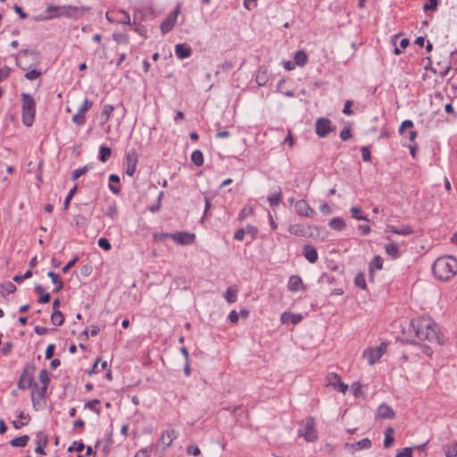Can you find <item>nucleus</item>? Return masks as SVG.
I'll list each match as a JSON object with an SVG mask.
<instances>
[{"mask_svg": "<svg viewBox=\"0 0 457 457\" xmlns=\"http://www.w3.org/2000/svg\"><path fill=\"white\" fill-rule=\"evenodd\" d=\"M340 137L342 140L344 141H346L348 140L349 138L352 137V132H351V129L350 128H344L341 131H340Z\"/></svg>", "mask_w": 457, "mask_h": 457, "instance_id": "603ef678", "label": "nucleus"}, {"mask_svg": "<svg viewBox=\"0 0 457 457\" xmlns=\"http://www.w3.org/2000/svg\"><path fill=\"white\" fill-rule=\"evenodd\" d=\"M16 290V287L12 282H5L1 285V294L4 295L5 294H12Z\"/></svg>", "mask_w": 457, "mask_h": 457, "instance_id": "f704fd0d", "label": "nucleus"}, {"mask_svg": "<svg viewBox=\"0 0 457 457\" xmlns=\"http://www.w3.org/2000/svg\"><path fill=\"white\" fill-rule=\"evenodd\" d=\"M177 20L176 14L169 15L161 24V30L163 34L170 31L174 27Z\"/></svg>", "mask_w": 457, "mask_h": 457, "instance_id": "6ab92c4d", "label": "nucleus"}, {"mask_svg": "<svg viewBox=\"0 0 457 457\" xmlns=\"http://www.w3.org/2000/svg\"><path fill=\"white\" fill-rule=\"evenodd\" d=\"M361 152L364 162H370L371 160L370 151L367 146L361 147Z\"/></svg>", "mask_w": 457, "mask_h": 457, "instance_id": "5fc2aeb1", "label": "nucleus"}, {"mask_svg": "<svg viewBox=\"0 0 457 457\" xmlns=\"http://www.w3.org/2000/svg\"><path fill=\"white\" fill-rule=\"evenodd\" d=\"M354 283L357 287L365 289L366 288V281L365 278L362 274H358L354 278Z\"/></svg>", "mask_w": 457, "mask_h": 457, "instance_id": "a18cd8bd", "label": "nucleus"}, {"mask_svg": "<svg viewBox=\"0 0 457 457\" xmlns=\"http://www.w3.org/2000/svg\"><path fill=\"white\" fill-rule=\"evenodd\" d=\"M35 372V366L32 364H26L23 372L18 381L19 389L25 390L31 386Z\"/></svg>", "mask_w": 457, "mask_h": 457, "instance_id": "423d86ee", "label": "nucleus"}, {"mask_svg": "<svg viewBox=\"0 0 457 457\" xmlns=\"http://www.w3.org/2000/svg\"><path fill=\"white\" fill-rule=\"evenodd\" d=\"M412 127H413V122L410 120H406L402 123L399 131H400V133H403L405 129H410Z\"/></svg>", "mask_w": 457, "mask_h": 457, "instance_id": "680f3d73", "label": "nucleus"}, {"mask_svg": "<svg viewBox=\"0 0 457 457\" xmlns=\"http://www.w3.org/2000/svg\"><path fill=\"white\" fill-rule=\"evenodd\" d=\"M352 101L347 100L344 105L343 112L346 115H351L353 113V111L351 109L352 106Z\"/></svg>", "mask_w": 457, "mask_h": 457, "instance_id": "052dcab7", "label": "nucleus"}, {"mask_svg": "<svg viewBox=\"0 0 457 457\" xmlns=\"http://www.w3.org/2000/svg\"><path fill=\"white\" fill-rule=\"evenodd\" d=\"M175 54L178 58L185 59L191 55L192 51L189 47L186 46L184 44H178L175 47Z\"/></svg>", "mask_w": 457, "mask_h": 457, "instance_id": "412c9836", "label": "nucleus"}, {"mask_svg": "<svg viewBox=\"0 0 457 457\" xmlns=\"http://www.w3.org/2000/svg\"><path fill=\"white\" fill-rule=\"evenodd\" d=\"M85 8L83 6H48L46 11L50 13L51 18L53 17H69V18H79L81 16Z\"/></svg>", "mask_w": 457, "mask_h": 457, "instance_id": "20e7f679", "label": "nucleus"}, {"mask_svg": "<svg viewBox=\"0 0 457 457\" xmlns=\"http://www.w3.org/2000/svg\"><path fill=\"white\" fill-rule=\"evenodd\" d=\"M395 431H394V428L389 427L386 428V432H385V439H384V446L386 448H389L392 444L394 443V435Z\"/></svg>", "mask_w": 457, "mask_h": 457, "instance_id": "bb28decb", "label": "nucleus"}, {"mask_svg": "<svg viewBox=\"0 0 457 457\" xmlns=\"http://www.w3.org/2000/svg\"><path fill=\"white\" fill-rule=\"evenodd\" d=\"M371 447V441L369 438H364L357 443L349 444L346 443L345 445V448H350L353 451H358L361 449H370Z\"/></svg>", "mask_w": 457, "mask_h": 457, "instance_id": "dca6fc26", "label": "nucleus"}, {"mask_svg": "<svg viewBox=\"0 0 457 457\" xmlns=\"http://www.w3.org/2000/svg\"><path fill=\"white\" fill-rule=\"evenodd\" d=\"M298 436H303L307 442H315L318 439L313 417H308L302 421L301 428L298 429Z\"/></svg>", "mask_w": 457, "mask_h": 457, "instance_id": "39448f33", "label": "nucleus"}, {"mask_svg": "<svg viewBox=\"0 0 457 457\" xmlns=\"http://www.w3.org/2000/svg\"><path fill=\"white\" fill-rule=\"evenodd\" d=\"M39 380L42 383V385L48 386L50 382V378L48 371L46 370H42L39 372Z\"/></svg>", "mask_w": 457, "mask_h": 457, "instance_id": "37998d69", "label": "nucleus"}, {"mask_svg": "<svg viewBox=\"0 0 457 457\" xmlns=\"http://www.w3.org/2000/svg\"><path fill=\"white\" fill-rule=\"evenodd\" d=\"M446 457H457V443H452L445 447Z\"/></svg>", "mask_w": 457, "mask_h": 457, "instance_id": "473e14b6", "label": "nucleus"}, {"mask_svg": "<svg viewBox=\"0 0 457 457\" xmlns=\"http://www.w3.org/2000/svg\"><path fill=\"white\" fill-rule=\"evenodd\" d=\"M330 376L335 378L336 381H337V388L342 392L343 394H345V392L348 389V386L341 381L340 377L336 373H330Z\"/></svg>", "mask_w": 457, "mask_h": 457, "instance_id": "e433bc0d", "label": "nucleus"}, {"mask_svg": "<svg viewBox=\"0 0 457 457\" xmlns=\"http://www.w3.org/2000/svg\"><path fill=\"white\" fill-rule=\"evenodd\" d=\"M98 245L101 248H103L104 250H105V251H109L111 249V247H112L111 243L109 242V240L104 238V237H101L98 240Z\"/></svg>", "mask_w": 457, "mask_h": 457, "instance_id": "8fccbe9b", "label": "nucleus"}, {"mask_svg": "<svg viewBox=\"0 0 457 457\" xmlns=\"http://www.w3.org/2000/svg\"><path fill=\"white\" fill-rule=\"evenodd\" d=\"M437 6V0H428V2L424 4L423 9L425 11L434 10Z\"/></svg>", "mask_w": 457, "mask_h": 457, "instance_id": "6e6d98bb", "label": "nucleus"}, {"mask_svg": "<svg viewBox=\"0 0 457 457\" xmlns=\"http://www.w3.org/2000/svg\"><path fill=\"white\" fill-rule=\"evenodd\" d=\"M84 444L82 442L75 441L72 445L68 448L69 452H81L84 449Z\"/></svg>", "mask_w": 457, "mask_h": 457, "instance_id": "49530a36", "label": "nucleus"}, {"mask_svg": "<svg viewBox=\"0 0 457 457\" xmlns=\"http://www.w3.org/2000/svg\"><path fill=\"white\" fill-rule=\"evenodd\" d=\"M281 190L279 189L276 194H273L268 197V201L270 206H278L281 201Z\"/></svg>", "mask_w": 457, "mask_h": 457, "instance_id": "c9c22d12", "label": "nucleus"}, {"mask_svg": "<svg viewBox=\"0 0 457 457\" xmlns=\"http://www.w3.org/2000/svg\"><path fill=\"white\" fill-rule=\"evenodd\" d=\"M177 436L178 433L174 429L166 430L162 433L160 443H162L164 445V449H166L172 444Z\"/></svg>", "mask_w": 457, "mask_h": 457, "instance_id": "2eb2a0df", "label": "nucleus"}, {"mask_svg": "<svg viewBox=\"0 0 457 457\" xmlns=\"http://www.w3.org/2000/svg\"><path fill=\"white\" fill-rule=\"evenodd\" d=\"M383 259L379 255H376L370 263V273L372 274L373 269L381 270L383 268Z\"/></svg>", "mask_w": 457, "mask_h": 457, "instance_id": "cd10ccee", "label": "nucleus"}, {"mask_svg": "<svg viewBox=\"0 0 457 457\" xmlns=\"http://www.w3.org/2000/svg\"><path fill=\"white\" fill-rule=\"evenodd\" d=\"M295 62L299 66H303L307 62V54L303 51H298L295 54Z\"/></svg>", "mask_w": 457, "mask_h": 457, "instance_id": "72a5a7b5", "label": "nucleus"}, {"mask_svg": "<svg viewBox=\"0 0 457 457\" xmlns=\"http://www.w3.org/2000/svg\"><path fill=\"white\" fill-rule=\"evenodd\" d=\"M303 255L311 263H315L318 260V253L314 246L307 245L303 247Z\"/></svg>", "mask_w": 457, "mask_h": 457, "instance_id": "a211bd4d", "label": "nucleus"}, {"mask_svg": "<svg viewBox=\"0 0 457 457\" xmlns=\"http://www.w3.org/2000/svg\"><path fill=\"white\" fill-rule=\"evenodd\" d=\"M350 212L352 213L353 218H354L355 220L369 221V219H368L367 216L360 214V212H361V209L360 208H358L356 206H353V207L351 208Z\"/></svg>", "mask_w": 457, "mask_h": 457, "instance_id": "4c0bfd02", "label": "nucleus"}, {"mask_svg": "<svg viewBox=\"0 0 457 457\" xmlns=\"http://www.w3.org/2000/svg\"><path fill=\"white\" fill-rule=\"evenodd\" d=\"M28 55L32 56L33 59H37L38 57V53L37 51H29L28 49H23L20 51L17 57V65L23 70L27 69L25 66H23V59Z\"/></svg>", "mask_w": 457, "mask_h": 457, "instance_id": "f3484780", "label": "nucleus"}, {"mask_svg": "<svg viewBox=\"0 0 457 457\" xmlns=\"http://www.w3.org/2000/svg\"><path fill=\"white\" fill-rule=\"evenodd\" d=\"M29 439V436L27 435H24L21 436L15 437L10 442V444L13 447H24L27 445Z\"/></svg>", "mask_w": 457, "mask_h": 457, "instance_id": "a878e982", "label": "nucleus"}, {"mask_svg": "<svg viewBox=\"0 0 457 457\" xmlns=\"http://www.w3.org/2000/svg\"><path fill=\"white\" fill-rule=\"evenodd\" d=\"M191 161L196 165V166H202L204 163V155L201 151L195 150L191 154Z\"/></svg>", "mask_w": 457, "mask_h": 457, "instance_id": "c756f323", "label": "nucleus"}, {"mask_svg": "<svg viewBox=\"0 0 457 457\" xmlns=\"http://www.w3.org/2000/svg\"><path fill=\"white\" fill-rule=\"evenodd\" d=\"M386 345L382 343L377 347L365 350L363 352V358L367 360L370 365H373L382 357V355L386 353Z\"/></svg>", "mask_w": 457, "mask_h": 457, "instance_id": "0eeeda50", "label": "nucleus"}, {"mask_svg": "<svg viewBox=\"0 0 457 457\" xmlns=\"http://www.w3.org/2000/svg\"><path fill=\"white\" fill-rule=\"evenodd\" d=\"M287 287L292 292L299 291L303 287L302 278L299 276L292 275L289 278Z\"/></svg>", "mask_w": 457, "mask_h": 457, "instance_id": "aec40b11", "label": "nucleus"}, {"mask_svg": "<svg viewBox=\"0 0 457 457\" xmlns=\"http://www.w3.org/2000/svg\"><path fill=\"white\" fill-rule=\"evenodd\" d=\"M395 457H412V450H411V448H408V447L404 448Z\"/></svg>", "mask_w": 457, "mask_h": 457, "instance_id": "13d9d810", "label": "nucleus"}, {"mask_svg": "<svg viewBox=\"0 0 457 457\" xmlns=\"http://www.w3.org/2000/svg\"><path fill=\"white\" fill-rule=\"evenodd\" d=\"M135 457H149V451L141 449L136 453Z\"/></svg>", "mask_w": 457, "mask_h": 457, "instance_id": "774afa93", "label": "nucleus"}, {"mask_svg": "<svg viewBox=\"0 0 457 457\" xmlns=\"http://www.w3.org/2000/svg\"><path fill=\"white\" fill-rule=\"evenodd\" d=\"M126 162H127L126 173L131 177L136 172V167H137V155L135 151H131V152L128 153V154L126 156Z\"/></svg>", "mask_w": 457, "mask_h": 457, "instance_id": "9b49d317", "label": "nucleus"}, {"mask_svg": "<svg viewBox=\"0 0 457 457\" xmlns=\"http://www.w3.org/2000/svg\"><path fill=\"white\" fill-rule=\"evenodd\" d=\"M329 227L335 230L342 231L345 228V222L342 218L337 217L332 219L329 223Z\"/></svg>", "mask_w": 457, "mask_h": 457, "instance_id": "b1692460", "label": "nucleus"}, {"mask_svg": "<svg viewBox=\"0 0 457 457\" xmlns=\"http://www.w3.org/2000/svg\"><path fill=\"white\" fill-rule=\"evenodd\" d=\"M78 189L77 186H74L70 192L68 193L67 196L65 197L64 204H63V209L67 210L69 208L70 202L73 195L76 194Z\"/></svg>", "mask_w": 457, "mask_h": 457, "instance_id": "58836bf2", "label": "nucleus"}, {"mask_svg": "<svg viewBox=\"0 0 457 457\" xmlns=\"http://www.w3.org/2000/svg\"><path fill=\"white\" fill-rule=\"evenodd\" d=\"M245 235V228H240V229L236 231V233L234 235V238L237 239V240H243Z\"/></svg>", "mask_w": 457, "mask_h": 457, "instance_id": "338daca9", "label": "nucleus"}, {"mask_svg": "<svg viewBox=\"0 0 457 457\" xmlns=\"http://www.w3.org/2000/svg\"><path fill=\"white\" fill-rule=\"evenodd\" d=\"M225 299L228 303H235L237 299V290L232 287H228L225 293Z\"/></svg>", "mask_w": 457, "mask_h": 457, "instance_id": "c85d7f7f", "label": "nucleus"}, {"mask_svg": "<svg viewBox=\"0 0 457 457\" xmlns=\"http://www.w3.org/2000/svg\"><path fill=\"white\" fill-rule=\"evenodd\" d=\"M187 453L194 456H198L201 453V451L198 446L195 445H190L187 448Z\"/></svg>", "mask_w": 457, "mask_h": 457, "instance_id": "864d4df0", "label": "nucleus"}, {"mask_svg": "<svg viewBox=\"0 0 457 457\" xmlns=\"http://www.w3.org/2000/svg\"><path fill=\"white\" fill-rule=\"evenodd\" d=\"M256 82L259 86H264L267 83V76L265 71H259L256 76Z\"/></svg>", "mask_w": 457, "mask_h": 457, "instance_id": "de8ad7c7", "label": "nucleus"}, {"mask_svg": "<svg viewBox=\"0 0 457 457\" xmlns=\"http://www.w3.org/2000/svg\"><path fill=\"white\" fill-rule=\"evenodd\" d=\"M386 233L390 232L396 235L408 236L412 234L413 230L411 226L404 225L402 228H397L393 225H387L385 230Z\"/></svg>", "mask_w": 457, "mask_h": 457, "instance_id": "4468645a", "label": "nucleus"}, {"mask_svg": "<svg viewBox=\"0 0 457 457\" xmlns=\"http://www.w3.org/2000/svg\"><path fill=\"white\" fill-rule=\"evenodd\" d=\"M162 237H170L176 243L180 244L182 245H189L193 243L195 239V235L188 232H179L174 234H163Z\"/></svg>", "mask_w": 457, "mask_h": 457, "instance_id": "6e6552de", "label": "nucleus"}, {"mask_svg": "<svg viewBox=\"0 0 457 457\" xmlns=\"http://www.w3.org/2000/svg\"><path fill=\"white\" fill-rule=\"evenodd\" d=\"M87 171V166H84L82 168L74 170L71 174V179L72 180L78 179L80 176L84 175Z\"/></svg>", "mask_w": 457, "mask_h": 457, "instance_id": "c03bdc74", "label": "nucleus"}, {"mask_svg": "<svg viewBox=\"0 0 457 457\" xmlns=\"http://www.w3.org/2000/svg\"><path fill=\"white\" fill-rule=\"evenodd\" d=\"M72 121L76 125L81 126V125H83L85 123L86 117H85V115L83 113L78 112V113L73 115Z\"/></svg>", "mask_w": 457, "mask_h": 457, "instance_id": "79ce46f5", "label": "nucleus"}, {"mask_svg": "<svg viewBox=\"0 0 457 457\" xmlns=\"http://www.w3.org/2000/svg\"><path fill=\"white\" fill-rule=\"evenodd\" d=\"M310 229L311 227L300 224H293L288 227L289 233L298 237H311Z\"/></svg>", "mask_w": 457, "mask_h": 457, "instance_id": "f8f14e48", "label": "nucleus"}, {"mask_svg": "<svg viewBox=\"0 0 457 457\" xmlns=\"http://www.w3.org/2000/svg\"><path fill=\"white\" fill-rule=\"evenodd\" d=\"M47 276L51 278L53 284L55 285L53 292H59L63 287V282L60 279L59 275L54 271H48Z\"/></svg>", "mask_w": 457, "mask_h": 457, "instance_id": "5701e85b", "label": "nucleus"}, {"mask_svg": "<svg viewBox=\"0 0 457 457\" xmlns=\"http://www.w3.org/2000/svg\"><path fill=\"white\" fill-rule=\"evenodd\" d=\"M22 122L25 126L30 127L35 119L36 103L33 97L27 93L21 94Z\"/></svg>", "mask_w": 457, "mask_h": 457, "instance_id": "7ed1b4c3", "label": "nucleus"}, {"mask_svg": "<svg viewBox=\"0 0 457 457\" xmlns=\"http://www.w3.org/2000/svg\"><path fill=\"white\" fill-rule=\"evenodd\" d=\"M64 318L60 311H54L51 316V321L55 326H61L63 323Z\"/></svg>", "mask_w": 457, "mask_h": 457, "instance_id": "7c9ffc66", "label": "nucleus"}, {"mask_svg": "<svg viewBox=\"0 0 457 457\" xmlns=\"http://www.w3.org/2000/svg\"><path fill=\"white\" fill-rule=\"evenodd\" d=\"M395 415V411L387 404L382 403L377 411V417L381 420L393 419Z\"/></svg>", "mask_w": 457, "mask_h": 457, "instance_id": "ddd939ff", "label": "nucleus"}, {"mask_svg": "<svg viewBox=\"0 0 457 457\" xmlns=\"http://www.w3.org/2000/svg\"><path fill=\"white\" fill-rule=\"evenodd\" d=\"M78 261V257H75L74 259H72L71 261H70L63 268H62V272L63 273H66L70 270V269H71L74 264L77 262Z\"/></svg>", "mask_w": 457, "mask_h": 457, "instance_id": "e2e57ef3", "label": "nucleus"}, {"mask_svg": "<svg viewBox=\"0 0 457 457\" xmlns=\"http://www.w3.org/2000/svg\"><path fill=\"white\" fill-rule=\"evenodd\" d=\"M109 179L111 183L109 184V189L115 195L120 194V187L114 186L112 183L119 184L120 183V177L116 174H112L109 177Z\"/></svg>", "mask_w": 457, "mask_h": 457, "instance_id": "393cba45", "label": "nucleus"}, {"mask_svg": "<svg viewBox=\"0 0 457 457\" xmlns=\"http://www.w3.org/2000/svg\"><path fill=\"white\" fill-rule=\"evenodd\" d=\"M432 270L437 279L450 280L457 273V259L451 255L441 256L435 261Z\"/></svg>", "mask_w": 457, "mask_h": 457, "instance_id": "f03ea898", "label": "nucleus"}, {"mask_svg": "<svg viewBox=\"0 0 457 457\" xmlns=\"http://www.w3.org/2000/svg\"><path fill=\"white\" fill-rule=\"evenodd\" d=\"M100 403V400L94 399L91 401H88L85 403V408L90 409L94 411H96L97 414L100 413V410L96 408V405Z\"/></svg>", "mask_w": 457, "mask_h": 457, "instance_id": "ea45409f", "label": "nucleus"}, {"mask_svg": "<svg viewBox=\"0 0 457 457\" xmlns=\"http://www.w3.org/2000/svg\"><path fill=\"white\" fill-rule=\"evenodd\" d=\"M320 210L325 215H329L333 212L331 207L328 204H321Z\"/></svg>", "mask_w": 457, "mask_h": 457, "instance_id": "bf43d9fd", "label": "nucleus"}, {"mask_svg": "<svg viewBox=\"0 0 457 457\" xmlns=\"http://www.w3.org/2000/svg\"><path fill=\"white\" fill-rule=\"evenodd\" d=\"M54 345H53V344L49 345L46 350V358L51 359L54 355Z\"/></svg>", "mask_w": 457, "mask_h": 457, "instance_id": "69168bd1", "label": "nucleus"}, {"mask_svg": "<svg viewBox=\"0 0 457 457\" xmlns=\"http://www.w3.org/2000/svg\"><path fill=\"white\" fill-rule=\"evenodd\" d=\"M93 103L88 99H85L79 108V112L85 113L92 107Z\"/></svg>", "mask_w": 457, "mask_h": 457, "instance_id": "a19ab883", "label": "nucleus"}, {"mask_svg": "<svg viewBox=\"0 0 457 457\" xmlns=\"http://www.w3.org/2000/svg\"><path fill=\"white\" fill-rule=\"evenodd\" d=\"M385 251L388 255L392 256L394 259H396L400 256L399 247L397 244L395 242H390L389 244H387L385 246Z\"/></svg>", "mask_w": 457, "mask_h": 457, "instance_id": "4be33fe9", "label": "nucleus"}, {"mask_svg": "<svg viewBox=\"0 0 457 457\" xmlns=\"http://www.w3.org/2000/svg\"><path fill=\"white\" fill-rule=\"evenodd\" d=\"M112 154V151L109 147L105 145H102L99 150V159L102 162H105L108 161Z\"/></svg>", "mask_w": 457, "mask_h": 457, "instance_id": "2f4dec72", "label": "nucleus"}, {"mask_svg": "<svg viewBox=\"0 0 457 457\" xmlns=\"http://www.w3.org/2000/svg\"><path fill=\"white\" fill-rule=\"evenodd\" d=\"M239 319V314L237 312V311H231L228 315V320L232 323H237Z\"/></svg>", "mask_w": 457, "mask_h": 457, "instance_id": "0e129e2a", "label": "nucleus"}, {"mask_svg": "<svg viewBox=\"0 0 457 457\" xmlns=\"http://www.w3.org/2000/svg\"><path fill=\"white\" fill-rule=\"evenodd\" d=\"M417 337L427 340L429 343L443 345L444 336L440 332L437 324L428 317H422L411 322Z\"/></svg>", "mask_w": 457, "mask_h": 457, "instance_id": "f257e3e1", "label": "nucleus"}, {"mask_svg": "<svg viewBox=\"0 0 457 457\" xmlns=\"http://www.w3.org/2000/svg\"><path fill=\"white\" fill-rule=\"evenodd\" d=\"M119 14H121L122 17L119 20V21L122 24L129 25L130 24V17L128 12L123 10L119 11Z\"/></svg>", "mask_w": 457, "mask_h": 457, "instance_id": "3c124183", "label": "nucleus"}, {"mask_svg": "<svg viewBox=\"0 0 457 457\" xmlns=\"http://www.w3.org/2000/svg\"><path fill=\"white\" fill-rule=\"evenodd\" d=\"M40 76H41V71H37V70H31V71L26 72V74H25V78L28 80L36 79H37Z\"/></svg>", "mask_w": 457, "mask_h": 457, "instance_id": "09e8293b", "label": "nucleus"}, {"mask_svg": "<svg viewBox=\"0 0 457 457\" xmlns=\"http://www.w3.org/2000/svg\"><path fill=\"white\" fill-rule=\"evenodd\" d=\"M295 210L298 215L303 217H312L315 213V211L303 199L295 203Z\"/></svg>", "mask_w": 457, "mask_h": 457, "instance_id": "9d476101", "label": "nucleus"}, {"mask_svg": "<svg viewBox=\"0 0 457 457\" xmlns=\"http://www.w3.org/2000/svg\"><path fill=\"white\" fill-rule=\"evenodd\" d=\"M315 131L320 137H325L332 131L331 121L328 118H319L315 123Z\"/></svg>", "mask_w": 457, "mask_h": 457, "instance_id": "1a4fd4ad", "label": "nucleus"}, {"mask_svg": "<svg viewBox=\"0 0 457 457\" xmlns=\"http://www.w3.org/2000/svg\"><path fill=\"white\" fill-rule=\"evenodd\" d=\"M351 389L355 397H358L361 394V386L358 383H353Z\"/></svg>", "mask_w": 457, "mask_h": 457, "instance_id": "4d7b16f0", "label": "nucleus"}]
</instances>
